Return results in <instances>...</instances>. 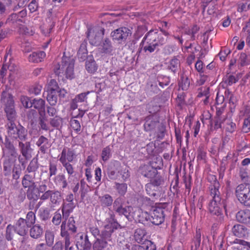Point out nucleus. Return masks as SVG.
<instances>
[{
	"label": "nucleus",
	"mask_w": 250,
	"mask_h": 250,
	"mask_svg": "<svg viewBox=\"0 0 250 250\" xmlns=\"http://www.w3.org/2000/svg\"><path fill=\"white\" fill-rule=\"evenodd\" d=\"M54 182L62 189L65 188L68 185L65 176L63 174H59L57 175L54 178Z\"/></svg>",
	"instance_id": "obj_38"
},
{
	"label": "nucleus",
	"mask_w": 250,
	"mask_h": 250,
	"mask_svg": "<svg viewBox=\"0 0 250 250\" xmlns=\"http://www.w3.org/2000/svg\"><path fill=\"white\" fill-rule=\"evenodd\" d=\"M78 59L80 62L84 61L88 56H87V51L84 45H81L79 50L77 53Z\"/></svg>",
	"instance_id": "obj_44"
},
{
	"label": "nucleus",
	"mask_w": 250,
	"mask_h": 250,
	"mask_svg": "<svg viewBox=\"0 0 250 250\" xmlns=\"http://www.w3.org/2000/svg\"><path fill=\"white\" fill-rule=\"evenodd\" d=\"M101 47L102 53L110 55H112V52L114 49L111 42L108 38H105L103 40Z\"/></svg>",
	"instance_id": "obj_28"
},
{
	"label": "nucleus",
	"mask_w": 250,
	"mask_h": 250,
	"mask_svg": "<svg viewBox=\"0 0 250 250\" xmlns=\"http://www.w3.org/2000/svg\"><path fill=\"white\" fill-rule=\"evenodd\" d=\"M67 231H69L72 234L75 233L77 231V227L76 226V222L73 217H70L68 219L67 225L66 224ZM69 232V231H68Z\"/></svg>",
	"instance_id": "obj_42"
},
{
	"label": "nucleus",
	"mask_w": 250,
	"mask_h": 250,
	"mask_svg": "<svg viewBox=\"0 0 250 250\" xmlns=\"http://www.w3.org/2000/svg\"><path fill=\"white\" fill-rule=\"evenodd\" d=\"M30 228L29 235L31 238L38 239L42 237L43 228L39 224H34Z\"/></svg>",
	"instance_id": "obj_23"
},
{
	"label": "nucleus",
	"mask_w": 250,
	"mask_h": 250,
	"mask_svg": "<svg viewBox=\"0 0 250 250\" xmlns=\"http://www.w3.org/2000/svg\"><path fill=\"white\" fill-rule=\"evenodd\" d=\"M0 140L3 144L2 151L4 156L9 158H16L18 156V149L16 148L14 141H12L8 137L5 136Z\"/></svg>",
	"instance_id": "obj_10"
},
{
	"label": "nucleus",
	"mask_w": 250,
	"mask_h": 250,
	"mask_svg": "<svg viewBox=\"0 0 250 250\" xmlns=\"http://www.w3.org/2000/svg\"><path fill=\"white\" fill-rule=\"evenodd\" d=\"M62 213L59 210L56 211L52 219V223L55 226L59 225L62 221Z\"/></svg>",
	"instance_id": "obj_57"
},
{
	"label": "nucleus",
	"mask_w": 250,
	"mask_h": 250,
	"mask_svg": "<svg viewBox=\"0 0 250 250\" xmlns=\"http://www.w3.org/2000/svg\"><path fill=\"white\" fill-rule=\"evenodd\" d=\"M45 101L41 98L32 100V106L39 110L40 116L45 115Z\"/></svg>",
	"instance_id": "obj_27"
},
{
	"label": "nucleus",
	"mask_w": 250,
	"mask_h": 250,
	"mask_svg": "<svg viewBox=\"0 0 250 250\" xmlns=\"http://www.w3.org/2000/svg\"><path fill=\"white\" fill-rule=\"evenodd\" d=\"M15 230V226L9 224L6 229L5 238L8 241H11L13 239V231Z\"/></svg>",
	"instance_id": "obj_56"
},
{
	"label": "nucleus",
	"mask_w": 250,
	"mask_h": 250,
	"mask_svg": "<svg viewBox=\"0 0 250 250\" xmlns=\"http://www.w3.org/2000/svg\"><path fill=\"white\" fill-rule=\"evenodd\" d=\"M104 28L100 26H95L88 29L87 37L89 42L92 45L97 46L101 43L104 35Z\"/></svg>",
	"instance_id": "obj_9"
},
{
	"label": "nucleus",
	"mask_w": 250,
	"mask_h": 250,
	"mask_svg": "<svg viewBox=\"0 0 250 250\" xmlns=\"http://www.w3.org/2000/svg\"><path fill=\"white\" fill-rule=\"evenodd\" d=\"M141 219L139 222L143 224H146L147 221H150L155 225L161 224L165 220L164 208L162 207H157L155 208L150 214L147 212H143L140 216Z\"/></svg>",
	"instance_id": "obj_5"
},
{
	"label": "nucleus",
	"mask_w": 250,
	"mask_h": 250,
	"mask_svg": "<svg viewBox=\"0 0 250 250\" xmlns=\"http://www.w3.org/2000/svg\"><path fill=\"white\" fill-rule=\"evenodd\" d=\"M4 2L0 1V14L3 15L10 12L12 0H3Z\"/></svg>",
	"instance_id": "obj_39"
},
{
	"label": "nucleus",
	"mask_w": 250,
	"mask_h": 250,
	"mask_svg": "<svg viewBox=\"0 0 250 250\" xmlns=\"http://www.w3.org/2000/svg\"><path fill=\"white\" fill-rule=\"evenodd\" d=\"M238 62L241 66H244L250 64V54L242 52L240 54Z\"/></svg>",
	"instance_id": "obj_40"
},
{
	"label": "nucleus",
	"mask_w": 250,
	"mask_h": 250,
	"mask_svg": "<svg viewBox=\"0 0 250 250\" xmlns=\"http://www.w3.org/2000/svg\"><path fill=\"white\" fill-rule=\"evenodd\" d=\"M235 195L239 202L245 207L250 208V184H241L237 186Z\"/></svg>",
	"instance_id": "obj_8"
},
{
	"label": "nucleus",
	"mask_w": 250,
	"mask_h": 250,
	"mask_svg": "<svg viewBox=\"0 0 250 250\" xmlns=\"http://www.w3.org/2000/svg\"><path fill=\"white\" fill-rule=\"evenodd\" d=\"M201 231L200 229H196V233L194 238L193 239V241L194 244L195 250H197L200 247L201 244Z\"/></svg>",
	"instance_id": "obj_50"
},
{
	"label": "nucleus",
	"mask_w": 250,
	"mask_h": 250,
	"mask_svg": "<svg viewBox=\"0 0 250 250\" xmlns=\"http://www.w3.org/2000/svg\"><path fill=\"white\" fill-rule=\"evenodd\" d=\"M190 84L189 80L188 78L184 75L181 76L180 81L179 83V86L183 90H187L188 89Z\"/></svg>",
	"instance_id": "obj_45"
},
{
	"label": "nucleus",
	"mask_w": 250,
	"mask_h": 250,
	"mask_svg": "<svg viewBox=\"0 0 250 250\" xmlns=\"http://www.w3.org/2000/svg\"><path fill=\"white\" fill-rule=\"evenodd\" d=\"M39 168V164L37 159H33L27 167L26 171L28 173L35 172Z\"/></svg>",
	"instance_id": "obj_46"
},
{
	"label": "nucleus",
	"mask_w": 250,
	"mask_h": 250,
	"mask_svg": "<svg viewBox=\"0 0 250 250\" xmlns=\"http://www.w3.org/2000/svg\"><path fill=\"white\" fill-rule=\"evenodd\" d=\"M8 137L16 141V143L28 139L27 130L21 125H16L15 123L7 124Z\"/></svg>",
	"instance_id": "obj_7"
},
{
	"label": "nucleus",
	"mask_w": 250,
	"mask_h": 250,
	"mask_svg": "<svg viewBox=\"0 0 250 250\" xmlns=\"http://www.w3.org/2000/svg\"><path fill=\"white\" fill-rule=\"evenodd\" d=\"M179 61L176 59L174 58L172 59L170 62L169 65L168 66V68L169 70H171V71L175 73L177 72V70L178 69L179 65Z\"/></svg>",
	"instance_id": "obj_51"
},
{
	"label": "nucleus",
	"mask_w": 250,
	"mask_h": 250,
	"mask_svg": "<svg viewBox=\"0 0 250 250\" xmlns=\"http://www.w3.org/2000/svg\"><path fill=\"white\" fill-rule=\"evenodd\" d=\"M36 145L39 147V151L42 154L46 153L51 146V144L50 143L49 139L43 135L39 137L36 141Z\"/></svg>",
	"instance_id": "obj_20"
},
{
	"label": "nucleus",
	"mask_w": 250,
	"mask_h": 250,
	"mask_svg": "<svg viewBox=\"0 0 250 250\" xmlns=\"http://www.w3.org/2000/svg\"><path fill=\"white\" fill-rule=\"evenodd\" d=\"M145 250H156L155 244L151 241L146 240L145 241L144 246H142Z\"/></svg>",
	"instance_id": "obj_63"
},
{
	"label": "nucleus",
	"mask_w": 250,
	"mask_h": 250,
	"mask_svg": "<svg viewBox=\"0 0 250 250\" xmlns=\"http://www.w3.org/2000/svg\"><path fill=\"white\" fill-rule=\"evenodd\" d=\"M113 233L107 234L103 233L102 237H98L95 239L93 244V250H104L108 246H111L112 242L111 236Z\"/></svg>",
	"instance_id": "obj_13"
},
{
	"label": "nucleus",
	"mask_w": 250,
	"mask_h": 250,
	"mask_svg": "<svg viewBox=\"0 0 250 250\" xmlns=\"http://www.w3.org/2000/svg\"><path fill=\"white\" fill-rule=\"evenodd\" d=\"M146 190L150 196L156 198L158 196L159 188L155 187L151 183H147L146 185Z\"/></svg>",
	"instance_id": "obj_35"
},
{
	"label": "nucleus",
	"mask_w": 250,
	"mask_h": 250,
	"mask_svg": "<svg viewBox=\"0 0 250 250\" xmlns=\"http://www.w3.org/2000/svg\"><path fill=\"white\" fill-rule=\"evenodd\" d=\"M208 179L211 183L209 187L211 199L208 204V209L212 214L219 216L222 214V208H225L226 206L225 201L222 199L219 190L220 184L214 175H210Z\"/></svg>",
	"instance_id": "obj_1"
},
{
	"label": "nucleus",
	"mask_w": 250,
	"mask_h": 250,
	"mask_svg": "<svg viewBox=\"0 0 250 250\" xmlns=\"http://www.w3.org/2000/svg\"><path fill=\"white\" fill-rule=\"evenodd\" d=\"M1 101L4 105V110L7 120L8 121L7 124L15 123L17 118V112L15 110L13 96L11 93L3 91L1 93Z\"/></svg>",
	"instance_id": "obj_4"
},
{
	"label": "nucleus",
	"mask_w": 250,
	"mask_h": 250,
	"mask_svg": "<svg viewBox=\"0 0 250 250\" xmlns=\"http://www.w3.org/2000/svg\"><path fill=\"white\" fill-rule=\"evenodd\" d=\"M223 121V120L222 118H214L212 121H211V129L217 130L219 128H221Z\"/></svg>",
	"instance_id": "obj_54"
},
{
	"label": "nucleus",
	"mask_w": 250,
	"mask_h": 250,
	"mask_svg": "<svg viewBox=\"0 0 250 250\" xmlns=\"http://www.w3.org/2000/svg\"><path fill=\"white\" fill-rule=\"evenodd\" d=\"M114 217V215L111 214L110 216L105 220V224L104 225V229L101 230H100L97 227H93L90 228V232L96 239L98 237H102L103 233H113L115 230L120 227V225Z\"/></svg>",
	"instance_id": "obj_6"
},
{
	"label": "nucleus",
	"mask_w": 250,
	"mask_h": 250,
	"mask_svg": "<svg viewBox=\"0 0 250 250\" xmlns=\"http://www.w3.org/2000/svg\"><path fill=\"white\" fill-rule=\"evenodd\" d=\"M145 120L144 126L145 130L146 131H153L156 128L160 126L158 119L154 116H148L145 118Z\"/></svg>",
	"instance_id": "obj_17"
},
{
	"label": "nucleus",
	"mask_w": 250,
	"mask_h": 250,
	"mask_svg": "<svg viewBox=\"0 0 250 250\" xmlns=\"http://www.w3.org/2000/svg\"><path fill=\"white\" fill-rule=\"evenodd\" d=\"M46 118L45 115H42L40 116L39 118V125L42 129L47 131L49 129V127L47 124L45 123Z\"/></svg>",
	"instance_id": "obj_61"
},
{
	"label": "nucleus",
	"mask_w": 250,
	"mask_h": 250,
	"mask_svg": "<svg viewBox=\"0 0 250 250\" xmlns=\"http://www.w3.org/2000/svg\"><path fill=\"white\" fill-rule=\"evenodd\" d=\"M31 226L24 221V219L20 218L15 225V231L21 236H25Z\"/></svg>",
	"instance_id": "obj_16"
},
{
	"label": "nucleus",
	"mask_w": 250,
	"mask_h": 250,
	"mask_svg": "<svg viewBox=\"0 0 250 250\" xmlns=\"http://www.w3.org/2000/svg\"><path fill=\"white\" fill-rule=\"evenodd\" d=\"M75 242L78 250H90L91 243L87 235H83L82 233H77L75 236Z\"/></svg>",
	"instance_id": "obj_15"
},
{
	"label": "nucleus",
	"mask_w": 250,
	"mask_h": 250,
	"mask_svg": "<svg viewBox=\"0 0 250 250\" xmlns=\"http://www.w3.org/2000/svg\"><path fill=\"white\" fill-rule=\"evenodd\" d=\"M60 235L64 239L65 250H74L73 246H70V235L66 229L65 221L61 224Z\"/></svg>",
	"instance_id": "obj_18"
},
{
	"label": "nucleus",
	"mask_w": 250,
	"mask_h": 250,
	"mask_svg": "<svg viewBox=\"0 0 250 250\" xmlns=\"http://www.w3.org/2000/svg\"><path fill=\"white\" fill-rule=\"evenodd\" d=\"M76 154L74 150L71 148H68L67 150L64 148L61 154L59 160L60 162H72L76 158Z\"/></svg>",
	"instance_id": "obj_19"
},
{
	"label": "nucleus",
	"mask_w": 250,
	"mask_h": 250,
	"mask_svg": "<svg viewBox=\"0 0 250 250\" xmlns=\"http://www.w3.org/2000/svg\"><path fill=\"white\" fill-rule=\"evenodd\" d=\"M238 81V79L232 75L227 76L225 79L224 80V83L229 85H231L233 83H236Z\"/></svg>",
	"instance_id": "obj_64"
},
{
	"label": "nucleus",
	"mask_w": 250,
	"mask_h": 250,
	"mask_svg": "<svg viewBox=\"0 0 250 250\" xmlns=\"http://www.w3.org/2000/svg\"><path fill=\"white\" fill-rule=\"evenodd\" d=\"M45 55L43 51L34 52L29 56L28 59L31 62H39L42 61Z\"/></svg>",
	"instance_id": "obj_32"
},
{
	"label": "nucleus",
	"mask_w": 250,
	"mask_h": 250,
	"mask_svg": "<svg viewBox=\"0 0 250 250\" xmlns=\"http://www.w3.org/2000/svg\"><path fill=\"white\" fill-rule=\"evenodd\" d=\"M112 204H113V209L116 212L123 207V204H124L123 198L121 197H118L115 200L114 202H113Z\"/></svg>",
	"instance_id": "obj_52"
},
{
	"label": "nucleus",
	"mask_w": 250,
	"mask_h": 250,
	"mask_svg": "<svg viewBox=\"0 0 250 250\" xmlns=\"http://www.w3.org/2000/svg\"><path fill=\"white\" fill-rule=\"evenodd\" d=\"M22 173V169L20 165H15L13 167L11 171L12 173V178L14 180H18L20 178Z\"/></svg>",
	"instance_id": "obj_48"
},
{
	"label": "nucleus",
	"mask_w": 250,
	"mask_h": 250,
	"mask_svg": "<svg viewBox=\"0 0 250 250\" xmlns=\"http://www.w3.org/2000/svg\"><path fill=\"white\" fill-rule=\"evenodd\" d=\"M146 235V232L145 230L140 228L137 229L134 232V239L137 243H141L144 239Z\"/></svg>",
	"instance_id": "obj_41"
},
{
	"label": "nucleus",
	"mask_w": 250,
	"mask_h": 250,
	"mask_svg": "<svg viewBox=\"0 0 250 250\" xmlns=\"http://www.w3.org/2000/svg\"><path fill=\"white\" fill-rule=\"evenodd\" d=\"M11 158H6L3 162V173L5 176H9L13 169Z\"/></svg>",
	"instance_id": "obj_31"
},
{
	"label": "nucleus",
	"mask_w": 250,
	"mask_h": 250,
	"mask_svg": "<svg viewBox=\"0 0 250 250\" xmlns=\"http://www.w3.org/2000/svg\"><path fill=\"white\" fill-rule=\"evenodd\" d=\"M133 208L131 206H128L122 207L116 212L120 215H124L129 221H132L133 219Z\"/></svg>",
	"instance_id": "obj_30"
},
{
	"label": "nucleus",
	"mask_w": 250,
	"mask_h": 250,
	"mask_svg": "<svg viewBox=\"0 0 250 250\" xmlns=\"http://www.w3.org/2000/svg\"><path fill=\"white\" fill-rule=\"evenodd\" d=\"M86 71L89 73H94L98 69V66L92 55L87 57L85 63Z\"/></svg>",
	"instance_id": "obj_24"
},
{
	"label": "nucleus",
	"mask_w": 250,
	"mask_h": 250,
	"mask_svg": "<svg viewBox=\"0 0 250 250\" xmlns=\"http://www.w3.org/2000/svg\"><path fill=\"white\" fill-rule=\"evenodd\" d=\"M25 139L16 143L18 149L22 157L26 160H29L32 157L34 149L32 147L31 141Z\"/></svg>",
	"instance_id": "obj_14"
},
{
	"label": "nucleus",
	"mask_w": 250,
	"mask_h": 250,
	"mask_svg": "<svg viewBox=\"0 0 250 250\" xmlns=\"http://www.w3.org/2000/svg\"><path fill=\"white\" fill-rule=\"evenodd\" d=\"M236 218L240 223L250 225V209H245L239 211L236 213Z\"/></svg>",
	"instance_id": "obj_22"
},
{
	"label": "nucleus",
	"mask_w": 250,
	"mask_h": 250,
	"mask_svg": "<svg viewBox=\"0 0 250 250\" xmlns=\"http://www.w3.org/2000/svg\"><path fill=\"white\" fill-rule=\"evenodd\" d=\"M21 101L22 105L26 108H30L32 106V100L26 96H21Z\"/></svg>",
	"instance_id": "obj_62"
},
{
	"label": "nucleus",
	"mask_w": 250,
	"mask_h": 250,
	"mask_svg": "<svg viewBox=\"0 0 250 250\" xmlns=\"http://www.w3.org/2000/svg\"><path fill=\"white\" fill-rule=\"evenodd\" d=\"M121 167V164L118 161L111 163L108 167L107 173L108 177L111 180H116L118 177L119 168Z\"/></svg>",
	"instance_id": "obj_21"
},
{
	"label": "nucleus",
	"mask_w": 250,
	"mask_h": 250,
	"mask_svg": "<svg viewBox=\"0 0 250 250\" xmlns=\"http://www.w3.org/2000/svg\"><path fill=\"white\" fill-rule=\"evenodd\" d=\"M99 199L100 204L103 207H108L111 206L113 201L111 196L108 194H106L100 197Z\"/></svg>",
	"instance_id": "obj_37"
},
{
	"label": "nucleus",
	"mask_w": 250,
	"mask_h": 250,
	"mask_svg": "<svg viewBox=\"0 0 250 250\" xmlns=\"http://www.w3.org/2000/svg\"><path fill=\"white\" fill-rule=\"evenodd\" d=\"M49 123L52 126L59 129L62 125V119L59 116H55L50 119Z\"/></svg>",
	"instance_id": "obj_43"
},
{
	"label": "nucleus",
	"mask_w": 250,
	"mask_h": 250,
	"mask_svg": "<svg viewBox=\"0 0 250 250\" xmlns=\"http://www.w3.org/2000/svg\"><path fill=\"white\" fill-rule=\"evenodd\" d=\"M162 33H159L157 29L150 30L144 36L141 43L143 44L146 41L147 45L144 47L145 52H153L155 50H159V47L165 44L167 41L168 33L161 29Z\"/></svg>",
	"instance_id": "obj_2"
},
{
	"label": "nucleus",
	"mask_w": 250,
	"mask_h": 250,
	"mask_svg": "<svg viewBox=\"0 0 250 250\" xmlns=\"http://www.w3.org/2000/svg\"><path fill=\"white\" fill-rule=\"evenodd\" d=\"M46 100L51 106L55 105L58 101L56 91L54 90H47Z\"/></svg>",
	"instance_id": "obj_33"
},
{
	"label": "nucleus",
	"mask_w": 250,
	"mask_h": 250,
	"mask_svg": "<svg viewBox=\"0 0 250 250\" xmlns=\"http://www.w3.org/2000/svg\"><path fill=\"white\" fill-rule=\"evenodd\" d=\"M35 175H31L29 174H25L22 178L21 184L24 188H30L36 187L34 182Z\"/></svg>",
	"instance_id": "obj_26"
},
{
	"label": "nucleus",
	"mask_w": 250,
	"mask_h": 250,
	"mask_svg": "<svg viewBox=\"0 0 250 250\" xmlns=\"http://www.w3.org/2000/svg\"><path fill=\"white\" fill-rule=\"evenodd\" d=\"M24 221H26V222H27L28 225L31 226L35 224L36 222L35 213L32 211L28 212L26 214V218L24 219Z\"/></svg>",
	"instance_id": "obj_49"
},
{
	"label": "nucleus",
	"mask_w": 250,
	"mask_h": 250,
	"mask_svg": "<svg viewBox=\"0 0 250 250\" xmlns=\"http://www.w3.org/2000/svg\"><path fill=\"white\" fill-rule=\"evenodd\" d=\"M36 187L28 188L26 191L27 198L29 200L37 201L39 199V196L35 191Z\"/></svg>",
	"instance_id": "obj_47"
},
{
	"label": "nucleus",
	"mask_w": 250,
	"mask_h": 250,
	"mask_svg": "<svg viewBox=\"0 0 250 250\" xmlns=\"http://www.w3.org/2000/svg\"><path fill=\"white\" fill-rule=\"evenodd\" d=\"M232 232L233 234L238 237H243L245 236L247 233V228L240 224H236L232 228Z\"/></svg>",
	"instance_id": "obj_29"
},
{
	"label": "nucleus",
	"mask_w": 250,
	"mask_h": 250,
	"mask_svg": "<svg viewBox=\"0 0 250 250\" xmlns=\"http://www.w3.org/2000/svg\"><path fill=\"white\" fill-rule=\"evenodd\" d=\"M160 167L156 166V163L153 162L148 164L141 166L138 169L139 174L148 179H152L158 174L157 168Z\"/></svg>",
	"instance_id": "obj_12"
},
{
	"label": "nucleus",
	"mask_w": 250,
	"mask_h": 250,
	"mask_svg": "<svg viewBox=\"0 0 250 250\" xmlns=\"http://www.w3.org/2000/svg\"><path fill=\"white\" fill-rule=\"evenodd\" d=\"M70 125L71 127L76 132L77 134H80L81 126L80 122L75 119H71Z\"/></svg>",
	"instance_id": "obj_55"
},
{
	"label": "nucleus",
	"mask_w": 250,
	"mask_h": 250,
	"mask_svg": "<svg viewBox=\"0 0 250 250\" xmlns=\"http://www.w3.org/2000/svg\"><path fill=\"white\" fill-rule=\"evenodd\" d=\"M158 81L159 85L162 87H164V86H167L169 84L170 78L169 77L161 76L158 77Z\"/></svg>",
	"instance_id": "obj_60"
},
{
	"label": "nucleus",
	"mask_w": 250,
	"mask_h": 250,
	"mask_svg": "<svg viewBox=\"0 0 250 250\" xmlns=\"http://www.w3.org/2000/svg\"><path fill=\"white\" fill-rule=\"evenodd\" d=\"M116 189H117L118 193L121 196H124L127 190V185L125 183L120 184L116 183Z\"/></svg>",
	"instance_id": "obj_53"
},
{
	"label": "nucleus",
	"mask_w": 250,
	"mask_h": 250,
	"mask_svg": "<svg viewBox=\"0 0 250 250\" xmlns=\"http://www.w3.org/2000/svg\"><path fill=\"white\" fill-rule=\"evenodd\" d=\"M150 179L149 183L152 184L157 188H159V186L164 183V180L162 177L159 175H156L153 178Z\"/></svg>",
	"instance_id": "obj_58"
},
{
	"label": "nucleus",
	"mask_w": 250,
	"mask_h": 250,
	"mask_svg": "<svg viewBox=\"0 0 250 250\" xmlns=\"http://www.w3.org/2000/svg\"><path fill=\"white\" fill-rule=\"evenodd\" d=\"M39 216L42 221L46 223L51 218L50 209L47 208L41 209L39 211Z\"/></svg>",
	"instance_id": "obj_36"
},
{
	"label": "nucleus",
	"mask_w": 250,
	"mask_h": 250,
	"mask_svg": "<svg viewBox=\"0 0 250 250\" xmlns=\"http://www.w3.org/2000/svg\"><path fill=\"white\" fill-rule=\"evenodd\" d=\"M62 166L64 167L67 174H68V182L70 183L71 181H74V179H72L74 174L75 173L74 167L70 163L67 162H61Z\"/></svg>",
	"instance_id": "obj_34"
},
{
	"label": "nucleus",
	"mask_w": 250,
	"mask_h": 250,
	"mask_svg": "<svg viewBox=\"0 0 250 250\" xmlns=\"http://www.w3.org/2000/svg\"><path fill=\"white\" fill-rule=\"evenodd\" d=\"M131 34V31L129 29L125 27H121L112 31L110 36L114 42L122 44L125 43L127 37Z\"/></svg>",
	"instance_id": "obj_11"
},
{
	"label": "nucleus",
	"mask_w": 250,
	"mask_h": 250,
	"mask_svg": "<svg viewBox=\"0 0 250 250\" xmlns=\"http://www.w3.org/2000/svg\"><path fill=\"white\" fill-rule=\"evenodd\" d=\"M62 199L61 192L58 190H53L50 198V208H53L60 204Z\"/></svg>",
	"instance_id": "obj_25"
},
{
	"label": "nucleus",
	"mask_w": 250,
	"mask_h": 250,
	"mask_svg": "<svg viewBox=\"0 0 250 250\" xmlns=\"http://www.w3.org/2000/svg\"><path fill=\"white\" fill-rule=\"evenodd\" d=\"M111 149L109 146L104 147L102 152V158L104 161H107L111 157Z\"/></svg>",
	"instance_id": "obj_59"
},
{
	"label": "nucleus",
	"mask_w": 250,
	"mask_h": 250,
	"mask_svg": "<svg viewBox=\"0 0 250 250\" xmlns=\"http://www.w3.org/2000/svg\"><path fill=\"white\" fill-rule=\"evenodd\" d=\"M75 60L74 59L63 57L62 58L61 64H58V66L54 69V73L59 77L63 79V76L66 78L72 79L74 78V66Z\"/></svg>",
	"instance_id": "obj_3"
}]
</instances>
